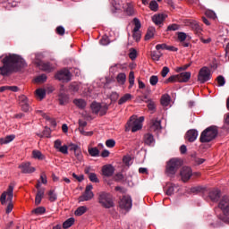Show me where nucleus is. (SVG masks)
<instances>
[{
    "label": "nucleus",
    "mask_w": 229,
    "mask_h": 229,
    "mask_svg": "<svg viewBox=\"0 0 229 229\" xmlns=\"http://www.w3.org/2000/svg\"><path fill=\"white\" fill-rule=\"evenodd\" d=\"M3 66L0 67V73L2 76H9L12 72H19L21 69L27 67L26 61L19 55L10 54L6 55L3 60Z\"/></svg>",
    "instance_id": "1"
},
{
    "label": "nucleus",
    "mask_w": 229,
    "mask_h": 229,
    "mask_svg": "<svg viewBox=\"0 0 229 229\" xmlns=\"http://www.w3.org/2000/svg\"><path fill=\"white\" fill-rule=\"evenodd\" d=\"M217 133L219 131H217V126L211 125L205 129L199 137V142H202V144H205L207 142H212L216 137H217Z\"/></svg>",
    "instance_id": "2"
},
{
    "label": "nucleus",
    "mask_w": 229,
    "mask_h": 229,
    "mask_svg": "<svg viewBox=\"0 0 229 229\" xmlns=\"http://www.w3.org/2000/svg\"><path fill=\"white\" fill-rule=\"evenodd\" d=\"M98 201L103 208H114L115 203L114 202V195L110 192L101 191L98 193Z\"/></svg>",
    "instance_id": "3"
},
{
    "label": "nucleus",
    "mask_w": 229,
    "mask_h": 229,
    "mask_svg": "<svg viewBox=\"0 0 229 229\" xmlns=\"http://www.w3.org/2000/svg\"><path fill=\"white\" fill-rule=\"evenodd\" d=\"M6 196H7V201H9V204L7 205V208L5 209L6 214H10L12 210H13V184H10L7 191H4L0 197V201L2 205H4L6 203Z\"/></svg>",
    "instance_id": "4"
},
{
    "label": "nucleus",
    "mask_w": 229,
    "mask_h": 229,
    "mask_svg": "<svg viewBox=\"0 0 229 229\" xmlns=\"http://www.w3.org/2000/svg\"><path fill=\"white\" fill-rule=\"evenodd\" d=\"M182 167V159L180 158H172L167 162L165 173L168 176L173 174H176V171H178Z\"/></svg>",
    "instance_id": "5"
},
{
    "label": "nucleus",
    "mask_w": 229,
    "mask_h": 229,
    "mask_svg": "<svg viewBox=\"0 0 229 229\" xmlns=\"http://www.w3.org/2000/svg\"><path fill=\"white\" fill-rule=\"evenodd\" d=\"M142 123H144V116L137 118V116H131L130 121L127 123L129 128H131L132 133L142 130Z\"/></svg>",
    "instance_id": "6"
},
{
    "label": "nucleus",
    "mask_w": 229,
    "mask_h": 229,
    "mask_svg": "<svg viewBox=\"0 0 229 229\" xmlns=\"http://www.w3.org/2000/svg\"><path fill=\"white\" fill-rule=\"evenodd\" d=\"M71 76H72L71 72H69V70L64 68L57 72L55 75V78L59 81H63V83H68V81H71Z\"/></svg>",
    "instance_id": "7"
},
{
    "label": "nucleus",
    "mask_w": 229,
    "mask_h": 229,
    "mask_svg": "<svg viewBox=\"0 0 229 229\" xmlns=\"http://www.w3.org/2000/svg\"><path fill=\"white\" fill-rule=\"evenodd\" d=\"M198 81L200 83H207V81H210V69L208 67H202L198 75Z\"/></svg>",
    "instance_id": "8"
},
{
    "label": "nucleus",
    "mask_w": 229,
    "mask_h": 229,
    "mask_svg": "<svg viewBox=\"0 0 229 229\" xmlns=\"http://www.w3.org/2000/svg\"><path fill=\"white\" fill-rule=\"evenodd\" d=\"M218 208L222 210L224 216H229V197L224 196L218 203Z\"/></svg>",
    "instance_id": "9"
},
{
    "label": "nucleus",
    "mask_w": 229,
    "mask_h": 229,
    "mask_svg": "<svg viewBox=\"0 0 229 229\" xmlns=\"http://www.w3.org/2000/svg\"><path fill=\"white\" fill-rule=\"evenodd\" d=\"M120 208H123L124 210H130L132 207L131 197L128 195H124L119 201Z\"/></svg>",
    "instance_id": "10"
},
{
    "label": "nucleus",
    "mask_w": 229,
    "mask_h": 229,
    "mask_svg": "<svg viewBox=\"0 0 229 229\" xmlns=\"http://www.w3.org/2000/svg\"><path fill=\"white\" fill-rule=\"evenodd\" d=\"M180 174L182 182H189V180H191V176H192V169L189 166H183Z\"/></svg>",
    "instance_id": "11"
},
{
    "label": "nucleus",
    "mask_w": 229,
    "mask_h": 229,
    "mask_svg": "<svg viewBox=\"0 0 229 229\" xmlns=\"http://www.w3.org/2000/svg\"><path fill=\"white\" fill-rule=\"evenodd\" d=\"M114 173H115V168L112 165H105L102 166V174L106 178H110V176H114Z\"/></svg>",
    "instance_id": "12"
},
{
    "label": "nucleus",
    "mask_w": 229,
    "mask_h": 229,
    "mask_svg": "<svg viewBox=\"0 0 229 229\" xmlns=\"http://www.w3.org/2000/svg\"><path fill=\"white\" fill-rule=\"evenodd\" d=\"M19 168L24 174H31V173H35V167L31 166L30 163H23L20 165Z\"/></svg>",
    "instance_id": "13"
},
{
    "label": "nucleus",
    "mask_w": 229,
    "mask_h": 229,
    "mask_svg": "<svg viewBox=\"0 0 229 229\" xmlns=\"http://www.w3.org/2000/svg\"><path fill=\"white\" fill-rule=\"evenodd\" d=\"M185 139L188 142H194L198 139V131L196 129L189 130L185 134Z\"/></svg>",
    "instance_id": "14"
},
{
    "label": "nucleus",
    "mask_w": 229,
    "mask_h": 229,
    "mask_svg": "<svg viewBox=\"0 0 229 229\" xmlns=\"http://www.w3.org/2000/svg\"><path fill=\"white\" fill-rule=\"evenodd\" d=\"M208 198L215 203L219 201V198H221V191L217 189L211 190L208 193Z\"/></svg>",
    "instance_id": "15"
},
{
    "label": "nucleus",
    "mask_w": 229,
    "mask_h": 229,
    "mask_svg": "<svg viewBox=\"0 0 229 229\" xmlns=\"http://www.w3.org/2000/svg\"><path fill=\"white\" fill-rule=\"evenodd\" d=\"M179 83H187L191 80V72H183L177 74Z\"/></svg>",
    "instance_id": "16"
},
{
    "label": "nucleus",
    "mask_w": 229,
    "mask_h": 229,
    "mask_svg": "<svg viewBox=\"0 0 229 229\" xmlns=\"http://www.w3.org/2000/svg\"><path fill=\"white\" fill-rule=\"evenodd\" d=\"M164 21H165V14H155L152 16V21L157 25L160 26V24H164Z\"/></svg>",
    "instance_id": "17"
},
{
    "label": "nucleus",
    "mask_w": 229,
    "mask_h": 229,
    "mask_svg": "<svg viewBox=\"0 0 229 229\" xmlns=\"http://www.w3.org/2000/svg\"><path fill=\"white\" fill-rule=\"evenodd\" d=\"M94 198V192L85 191L84 193L79 197V201H90Z\"/></svg>",
    "instance_id": "18"
},
{
    "label": "nucleus",
    "mask_w": 229,
    "mask_h": 229,
    "mask_svg": "<svg viewBox=\"0 0 229 229\" xmlns=\"http://www.w3.org/2000/svg\"><path fill=\"white\" fill-rule=\"evenodd\" d=\"M150 130L151 131H159V130H162V123L160 120H151Z\"/></svg>",
    "instance_id": "19"
},
{
    "label": "nucleus",
    "mask_w": 229,
    "mask_h": 229,
    "mask_svg": "<svg viewBox=\"0 0 229 229\" xmlns=\"http://www.w3.org/2000/svg\"><path fill=\"white\" fill-rule=\"evenodd\" d=\"M58 101H59V105L63 106L67 105L69 103V95L65 93H60L58 95Z\"/></svg>",
    "instance_id": "20"
},
{
    "label": "nucleus",
    "mask_w": 229,
    "mask_h": 229,
    "mask_svg": "<svg viewBox=\"0 0 229 229\" xmlns=\"http://www.w3.org/2000/svg\"><path fill=\"white\" fill-rule=\"evenodd\" d=\"M144 143L147 146H151L152 144H155V137H153V134L147 133L144 135Z\"/></svg>",
    "instance_id": "21"
},
{
    "label": "nucleus",
    "mask_w": 229,
    "mask_h": 229,
    "mask_svg": "<svg viewBox=\"0 0 229 229\" xmlns=\"http://www.w3.org/2000/svg\"><path fill=\"white\" fill-rule=\"evenodd\" d=\"M73 104L77 108H80L81 110H83L85 106H87V102L84 99L81 98H75L73 100Z\"/></svg>",
    "instance_id": "22"
},
{
    "label": "nucleus",
    "mask_w": 229,
    "mask_h": 229,
    "mask_svg": "<svg viewBox=\"0 0 229 229\" xmlns=\"http://www.w3.org/2000/svg\"><path fill=\"white\" fill-rule=\"evenodd\" d=\"M40 68L45 72H52V71H54L55 69V67L53 66V64H51V63H41Z\"/></svg>",
    "instance_id": "23"
},
{
    "label": "nucleus",
    "mask_w": 229,
    "mask_h": 229,
    "mask_svg": "<svg viewBox=\"0 0 229 229\" xmlns=\"http://www.w3.org/2000/svg\"><path fill=\"white\" fill-rule=\"evenodd\" d=\"M42 198H44V189H38L35 198L36 205H40V203H42Z\"/></svg>",
    "instance_id": "24"
},
{
    "label": "nucleus",
    "mask_w": 229,
    "mask_h": 229,
    "mask_svg": "<svg viewBox=\"0 0 229 229\" xmlns=\"http://www.w3.org/2000/svg\"><path fill=\"white\" fill-rule=\"evenodd\" d=\"M15 139V135L12 134V135H8L5 138H0V144H10V142H12V140H13Z\"/></svg>",
    "instance_id": "25"
},
{
    "label": "nucleus",
    "mask_w": 229,
    "mask_h": 229,
    "mask_svg": "<svg viewBox=\"0 0 229 229\" xmlns=\"http://www.w3.org/2000/svg\"><path fill=\"white\" fill-rule=\"evenodd\" d=\"M31 214H34L35 216H42L43 214H46V208L45 207L36 208L31 211Z\"/></svg>",
    "instance_id": "26"
},
{
    "label": "nucleus",
    "mask_w": 229,
    "mask_h": 229,
    "mask_svg": "<svg viewBox=\"0 0 229 229\" xmlns=\"http://www.w3.org/2000/svg\"><path fill=\"white\" fill-rule=\"evenodd\" d=\"M32 157L37 160H44V158H46V157L42 154V152H40V150H33Z\"/></svg>",
    "instance_id": "27"
},
{
    "label": "nucleus",
    "mask_w": 229,
    "mask_h": 229,
    "mask_svg": "<svg viewBox=\"0 0 229 229\" xmlns=\"http://www.w3.org/2000/svg\"><path fill=\"white\" fill-rule=\"evenodd\" d=\"M116 81L120 83V85H124V83H126V74L123 72L119 73L116 76Z\"/></svg>",
    "instance_id": "28"
},
{
    "label": "nucleus",
    "mask_w": 229,
    "mask_h": 229,
    "mask_svg": "<svg viewBox=\"0 0 229 229\" xmlns=\"http://www.w3.org/2000/svg\"><path fill=\"white\" fill-rule=\"evenodd\" d=\"M154 35H155V28L149 27L145 35V40H149L150 38H153Z\"/></svg>",
    "instance_id": "29"
},
{
    "label": "nucleus",
    "mask_w": 229,
    "mask_h": 229,
    "mask_svg": "<svg viewBox=\"0 0 229 229\" xmlns=\"http://www.w3.org/2000/svg\"><path fill=\"white\" fill-rule=\"evenodd\" d=\"M90 106L93 114H99V110H101V104L93 102Z\"/></svg>",
    "instance_id": "30"
},
{
    "label": "nucleus",
    "mask_w": 229,
    "mask_h": 229,
    "mask_svg": "<svg viewBox=\"0 0 229 229\" xmlns=\"http://www.w3.org/2000/svg\"><path fill=\"white\" fill-rule=\"evenodd\" d=\"M125 13H127V15H130V16L134 15L135 9L133 8V4H127L125 7Z\"/></svg>",
    "instance_id": "31"
},
{
    "label": "nucleus",
    "mask_w": 229,
    "mask_h": 229,
    "mask_svg": "<svg viewBox=\"0 0 229 229\" xmlns=\"http://www.w3.org/2000/svg\"><path fill=\"white\" fill-rule=\"evenodd\" d=\"M130 99H131V94L127 93L119 99L118 105H124V103H126V101H130Z\"/></svg>",
    "instance_id": "32"
},
{
    "label": "nucleus",
    "mask_w": 229,
    "mask_h": 229,
    "mask_svg": "<svg viewBox=\"0 0 229 229\" xmlns=\"http://www.w3.org/2000/svg\"><path fill=\"white\" fill-rule=\"evenodd\" d=\"M135 85V72H130L129 73V89H131Z\"/></svg>",
    "instance_id": "33"
},
{
    "label": "nucleus",
    "mask_w": 229,
    "mask_h": 229,
    "mask_svg": "<svg viewBox=\"0 0 229 229\" xmlns=\"http://www.w3.org/2000/svg\"><path fill=\"white\" fill-rule=\"evenodd\" d=\"M72 225H74V218L72 217L68 218L66 221L64 222L63 228L64 229L71 228Z\"/></svg>",
    "instance_id": "34"
},
{
    "label": "nucleus",
    "mask_w": 229,
    "mask_h": 229,
    "mask_svg": "<svg viewBox=\"0 0 229 229\" xmlns=\"http://www.w3.org/2000/svg\"><path fill=\"white\" fill-rule=\"evenodd\" d=\"M36 96L38 98V99L42 100L44 98H46V89H38L36 90Z\"/></svg>",
    "instance_id": "35"
},
{
    "label": "nucleus",
    "mask_w": 229,
    "mask_h": 229,
    "mask_svg": "<svg viewBox=\"0 0 229 229\" xmlns=\"http://www.w3.org/2000/svg\"><path fill=\"white\" fill-rule=\"evenodd\" d=\"M207 191V188L203 186H196L191 189V192H193L194 194H198V192H205Z\"/></svg>",
    "instance_id": "36"
},
{
    "label": "nucleus",
    "mask_w": 229,
    "mask_h": 229,
    "mask_svg": "<svg viewBox=\"0 0 229 229\" xmlns=\"http://www.w3.org/2000/svg\"><path fill=\"white\" fill-rule=\"evenodd\" d=\"M89 154L90 155V157H99V149H98V148H89L88 149Z\"/></svg>",
    "instance_id": "37"
},
{
    "label": "nucleus",
    "mask_w": 229,
    "mask_h": 229,
    "mask_svg": "<svg viewBox=\"0 0 229 229\" xmlns=\"http://www.w3.org/2000/svg\"><path fill=\"white\" fill-rule=\"evenodd\" d=\"M87 212V207L81 206L75 210V216H83Z\"/></svg>",
    "instance_id": "38"
},
{
    "label": "nucleus",
    "mask_w": 229,
    "mask_h": 229,
    "mask_svg": "<svg viewBox=\"0 0 229 229\" xmlns=\"http://www.w3.org/2000/svg\"><path fill=\"white\" fill-rule=\"evenodd\" d=\"M149 9L152 12H158V3L156 0H152L149 3Z\"/></svg>",
    "instance_id": "39"
},
{
    "label": "nucleus",
    "mask_w": 229,
    "mask_h": 229,
    "mask_svg": "<svg viewBox=\"0 0 229 229\" xmlns=\"http://www.w3.org/2000/svg\"><path fill=\"white\" fill-rule=\"evenodd\" d=\"M48 198H49V201L51 202L56 201V199H58V196L56 195V193H55V190H50L48 191Z\"/></svg>",
    "instance_id": "40"
},
{
    "label": "nucleus",
    "mask_w": 229,
    "mask_h": 229,
    "mask_svg": "<svg viewBox=\"0 0 229 229\" xmlns=\"http://www.w3.org/2000/svg\"><path fill=\"white\" fill-rule=\"evenodd\" d=\"M165 192L166 196H173V194H174V185L170 184L169 186H167L165 190Z\"/></svg>",
    "instance_id": "41"
},
{
    "label": "nucleus",
    "mask_w": 229,
    "mask_h": 229,
    "mask_svg": "<svg viewBox=\"0 0 229 229\" xmlns=\"http://www.w3.org/2000/svg\"><path fill=\"white\" fill-rule=\"evenodd\" d=\"M133 24H134L133 31H139V30H140L141 28L140 20H139V18H134Z\"/></svg>",
    "instance_id": "42"
},
{
    "label": "nucleus",
    "mask_w": 229,
    "mask_h": 229,
    "mask_svg": "<svg viewBox=\"0 0 229 229\" xmlns=\"http://www.w3.org/2000/svg\"><path fill=\"white\" fill-rule=\"evenodd\" d=\"M88 178L93 182V183H99V179L98 178V174L94 173L89 174Z\"/></svg>",
    "instance_id": "43"
},
{
    "label": "nucleus",
    "mask_w": 229,
    "mask_h": 229,
    "mask_svg": "<svg viewBox=\"0 0 229 229\" xmlns=\"http://www.w3.org/2000/svg\"><path fill=\"white\" fill-rule=\"evenodd\" d=\"M187 34L185 32H177V40H179V42H185Z\"/></svg>",
    "instance_id": "44"
},
{
    "label": "nucleus",
    "mask_w": 229,
    "mask_h": 229,
    "mask_svg": "<svg viewBox=\"0 0 229 229\" xmlns=\"http://www.w3.org/2000/svg\"><path fill=\"white\" fill-rule=\"evenodd\" d=\"M178 30H180V25L173 23L168 25L166 31H178Z\"/></svg>",
    "instance_id": "45"
},
{
    "label": "nucleus",
    "mask_w": 229,
    "mask_h": 229,
    "mask_svg": "<svg viewBox=\"0 0 229 229\" xmlns=\"http://www.w3.org/2000/svg\"><path fill=\"white\" fill-rule=\"evenodd\" d=\"M205 15H206V17H208L209 19H217V15L212 10H207L205 13Z\"/></svg>",
    "instance_id": "46"
},
{
    "label": "nucleus",
    "mask_w": 229,
    "mask_h": 229,
    "mask_svg": "<svg viewBox=\"0 0 229 229\" xmlns=\"http://www.w3.org/2000/svg\"><path fill=\"white\" fill-rule=\"evenodd\" d=\"M216 81L218 83V87H225V83H226V80H225V77L223 75H219L216 78Z\"/></svg>",
    "instance_id": "47"
},
{
    "label": "nucleus",
    "mask_w": 229,
    "mask_h": 229,
    "mask_svg": "<svg viewBox=\"0 0 229 229\" xmlns=\"http://www.w3.org/2000/svg\"><path fill=\"white\" fill-rule=\"evenodd\" d=\"M46 80H47V76L46 74H41L35 79V81L36 83H44Z\"/></svg>",
    "instance_id": "48"
},
{
    "label": "nucleus",
    "mask_w": 229,
    "mask_h": 229,
    "mask_svg": "<svg viewBox=\"0 0 229 229\" xmlns=\"http://www.w3.org/2000/svg\"><path fill=\"white\" fill-rule=\"evenodd\" d=\"M176 81H178V75H172L165 81V83H176Z\"/></svg>",
    "instance_id": "49"
},
{
    "label": "nucleus",
    "mask_w": 229,
    "mask_h": 229,
    "mask_svg": "<svg viewBox=\"0 0 229 229\" xmlns=\"http://www.w3.org/2000/svg\"><path fill=\"white\" fill-rule=\"evenodd\" d=\"M149 83L152 85V87H155L157 83H158V76L157 75H152L149 79Z\"/></svg>",
    "instance_id": "50"
},
{
    "label": "nucleus",
    "mask_w": 229,
    "mask_h": 229,
    "mask_svg": "<svg viewBox=\"0 0 229 229\" xmlns=\"http://www.w3.org/2000/svg\"><path fill=\"white\" fill-rule=\"evenodd\" d=\"M99 42L101 46H108L110 44V38L107 36H103Z\"/></svg>",
    "instance_id": "51"
},
{
    "label": "nucleus",
    "mask_w": 229,
    "mask_h": 229,
    "mask_svg": "<svg viewBox=\"0 0 229 229\" xmlns=\"http://www.w3.org/2000/svg\"><path fill=\"white\" fill-rule=\"evenodd\" d=\"M160 56H162V54H160V52L157 53L154 51L151 53V58L156 62H158V60H160Z\"/></svg>",
    "instance_id": "52"
},
{
    "label": "nucleus",
    "mask_w": 229,
    "mask_h": 229,
    "mask_svg": "<svg viewBox=\"0 0 229 229\" xmlns=\"http://www.w3.org/2000/svg\"><path fill=\"white\" fill-rule=\"evenodd\" d=\"M99 114L101 116L106 115V112H108V106H100Z\"/></svg>",
    "instance_id": "53"
},
{
    "label": "nucleus",
    "mask_w": 229,
    "mask_h": 229,
    "mask_svg": "<svg viewBox=\"0 0 229 229\" xmlns=\"http://www.w3.org/2000/svg\"><path fill=\"white\" fill-rule=\"evenodd\" d=\"M129 58H131V60H135V58H137V50H135L134 48H131L129 53Z\"/></svg>",
    "instance_id": "54"
},
{
    "label": "nucleus",
    "mask_w": 229,
    "mask_h": 229,
    "mask_svg": "<svg viewBox=\"0 0 229 229\" xmlns=\"http://www.w3.org/2000/svg\"><path fill=\"white\" fill-rule=\"evenodd\" d=\"M189 67H191V64L180 66V67L176 68L175 71H176V72H182V71H187V69H189Z\"/></svg>",
    "instance_id": "55"
},
{
    "label": "nucleus",
    "mask_w": 229,
    "mask_h": 229,
    "mask_svg": "<svg viewBox=\"0 0 229 229\" xmlns=\"http://www.w3.org/2000/svg\"><path fill=\"white\" fill-rule=\"evenodd\" d=\"M161 105L167 106V105H169V97L163 96L161 98Z\"/></svg>",
    "instance_id": "56"
},
{
    "label": "nucleus",
    "mask_w": 229,
    "mask_h": 229,
    "mask_svg": "<svg viewBox=\"0 0 229 229\" xmlns=\"http://www.w3.org/2000/svg\"><path fill=\"white\" fill-rule=\"evenodd\" d=\"M70 90L72 92H78V90H80V86H78L76 83H72L70 85Z\"/></svg>",
    "instance_id": "57"
},
{
    "label": "nucleus",
    "mask_w": 229,
    "mask_h": 229,
    "mask_svg": "<svg viewBox=\"0 0 229 229\" xmlns=\"http://www.w3.org/2000/svg\"><path fill=\"white\" fill-rule=\"evenodd\" d=\"M167 74H169V67L164 66L162 71H161V76L163 78H165V76H167Z\"/></svg>",
    "instance_id": "58"
},
{
    "label": "nucleus",
    "mask_w": 229,
    "mask_h": 229,
    "mask_svg": "<svg viewBox=\"0 0 229 229\" xmlns=\"http://www.w3.org/2000/svg\"><path fill=\"white\" fill-rule=\"evenodd\" d=\"M106 146L107 148H114L115 147V140H107L106 141Z\"/></svg>",
    "instance_id": "59"
},
{
    "label": "nucleus",
    "mask_w": 229,
    "mask_h": 229,
    "mask_svg": "<svg viewBox=\"0 0 229 229\" xmlns=\"http://www.w3.org/2000/svg\"><path fill=\"white\" fill-rule=\"evenodd\" d=\"M132 37L134 40H136V42H139V40H140V31L139 30L133 31Z\"/></svg>",
    "instance_id": "60"
},
{
    "label": "nucleus",
    "mask_w": 229,
    "mask_h": 229,
    "mask_svg": "<svg viewBox=\"0 0 229 229\" xmlns=\"http://www.w3.org/2000/svg\"><path fill=\"white\" fill-rule=\"evenodd\" d=\"M68 149H69V147H67V145H64L59 148V151L60 153H63V155H67L69 153Z\"/></svg>",
    "instance_id": "61"
},
{
    "label": "nucleus",
    "mask_w": 229,
    "mask_h": 229,
    "mask_svg": "<svg viewBox=\"0 0 229 229\" xmlns=\"http://www.w3.org/2000/svg\"><path fill=\"white\" fill-rule=\"evenodd\" d=\"M56 33L57 35H65V29L63 26H58L56 28Z\"/></svg>",
    "instance_id": "62"
},
{
    "label": "nucleus",
    "mask_w": 229,
    "mask_h": 229,
    "mask_svg": "<svg viewBox=\"0 0 229 229\" xmlns=\"http://www.w3.org/2000/svg\"><path fill=\"white\" fill-rule=\"evenodd\" d=\"M21 106L23 112H30V104H28V102H24V104H21Z\"/></svg>",
    "instance_id": "63"
},
{
    "label": "nucleus",
    "mask_w": 229,
    "mask_h": 229,
    "mask_svg": "<svg viewBox=\"0 0 229 229\" xmlns=\"http://www.w3.org/2000/svg\"><path fill=\"white\" fill-rule=\"evenodd\" d=\"M124 180V175L123 174H116L114 176V182H123Z\"/></svg>",
    "instance_id": "64"
}]
</instances>
